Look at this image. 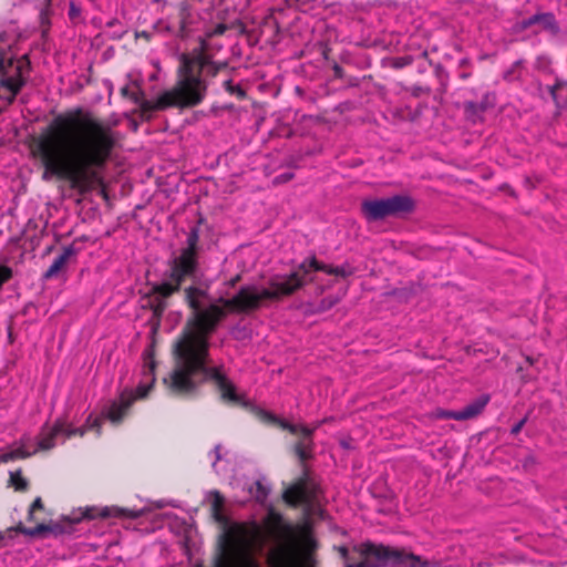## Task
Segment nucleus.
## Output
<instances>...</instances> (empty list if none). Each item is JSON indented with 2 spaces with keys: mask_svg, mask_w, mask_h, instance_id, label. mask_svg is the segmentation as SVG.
<instances>
[{
  "mask_svg": "<svg viewBox=\"0 0 567 567\" xmlns=\"http://www.w3.org/2000/svg\"><path fill=\"white\" fill-rule=\"evenodd\" d=\"M434 73L439 81V87L436 91L439 94L443 95L447 91L449 73L440 63L434 66Z\"/></svg>",
  "mask_w": 567,
  "mask_h": 567,
  "instance_id": "aec40b11",
  "label": "nucleus"
},
{
  "mask_svg": "<svg viewBox=\"0 0 567 567\" xmlns=\"http://www.w3.org/2000/svg\"><path fill=\"white\" fill-rule=\"evenodd\" d=\"M284 499L291 505H297L299 503L306 502L307 499V491L305 484H296L290 486L284 492Z\"/></svg>",
  "mask_w": 567,
  "mask_h": 567,
  "instance_id": "a211bd4d",
  "label": "nucleus"
},
{
  "mask_svg": "<svg viewBox=\"0 0 567 567\" xmlns=\"http://www.w3.org/2000/svg\"><path fill=\"white\" fill-rule=\"evenodd\" d=\"M332 70H333V74H334L336 78L342 79L344 76L343 69L339 64L336 63L333 65Z\"/></svg>",
  "mask_w": 567,
  "mask_h": 567,
  "instance_id": "f704fd0d",
  "label": "nucleus"
},
{
  "mask_svg": "<svg viewBox=\"0 0 567 567\" xmlns=\"http://www.w3.org/2000/svg\"><path fill=\"white\" fill-rule=\"evenodd\" d=\"M527 416H528V413L522 419L519 420L517 423H515L512 429H511V434L513 435H516L520 432L523 425L525 424V422L527 421Z\"/></svg>",
  "mask_w": 567,
  "mask_h": 567,
  "instance_id": "473e14b6",
  "label": "nucleus"
},
{
  "mask_svg": "<svg viewBox=\"0 0 567 567\" xmlns=\"http://www.w3.org/2000/svg\"><path fill=\"white\" fill-rule=\"evenodd\" d=\"M299 267L305 274H308L310 269H313L316 271H322L327 275H333L341 278L350 277L355 271L354 267L348 262L341 266H332L318 261L315 256L301 262Z\"/></svg>",
  "mask_w": 567,
  "mask_h": 567,
  "instance_id": "ddd939ff",
  "label": "nucleus"
},
{
  "mask_svg": "<svg viewBox=\"0 0 567 567\" xmlns=\"http://www.w3.org/2000/svg\"><path fill=\"white\" fill-rule=\"evenodd\" d=\"M340 301V298L337 296H327L322 298L318 305L316 306V309L312 310L313 313H322L331 308H333L338 302Z\"/></svg>",
  "mask_w": 567,
  "mask_h": 567,
  "instance_id": "393cba45",
  "label": "nucleus"
},
{
  "mask_svg": "<svg viewBox=\"0 0 567 567\" xmlns=\"http://www.w3.org/2000/svg\"><path fill=\"white\" fill-rule=\"evenodd\" d=\"M488 394H482L460 410L462 421L480 415L489 402Z\"/></svg>",
  "mask_w": 567,
  "mask_h": 567,
  "instance_id": "f3484780",
  "label": "nucleus"
},
{
  "mask_svg": "<svg viewBox=\"0 0 567 567\" xmlns=\"http://www.w3.org/2000/svg\"><path fill=\"white\" fill-rule=\"evenodd\" d=\"M529 25H532V18H527L522 21V29H527Z\"/></svg>",
  "mask_w": 567,
  "mask_h": 567,
  "instance_id": "58836bf2",
  "label": "nucleus"
},
{
  "mask_svg": "<svg viewBox=\"0 0 567 567\" xmlns=\"http://www.w3.org/2000/svg\"><path fill=\"white\" fill-rule=\"evenodd\" d=\"M431 89L429 86H420L415 85L412 89V95L415 97H420L422 94H430Z\"/></svg>",
  "mask_w": 567,
  "mask_h": 567,
  "instance_id": "7c9ffc66",
  "label": "nucleus"
},
{
  "mask_svg": "<svg viewBox=\"0 0 567 567\" xmlns=\"http://www.w3.org/2000/svg\"><path fill=\"white\" fill-rule=\"evenodd\" d=\"M322 424H324V421H317V422L313 424V426H311L310 429H315V431H316V430H317V429H319Z\"/></svg>",
  "mask_w": 567,
  "mask_h": 567,
  "instance_id": "79ce46f5",
  "label": "nucleus"
},
{
  "mask_svg": "<svg viewBox=\"0 0 567 567\" xmlns=\"http://www.w3.org/2000/svg\"><path fill=\"white\" fill-rule=\"evenodd\" d=\"M114 146L113 130L91 114L79 109L76 113L59 115L39 143L42 179L59 177L73 188L85 189L96 176L93 168L105 164Z\"/></svg>",
  "mask_w": 567,
  "mask_h": 567,
  "instance_id": "f03ea898",
  "label": "nucleus"
},
{
  "mask_svg": "<svg viewBox=\"0 0 567 567\" xmlns=\"http://www.w3.org/2000/svg\"><path fill=\"white\" fill-rule=\"evenodd\" d=\"M8 338L10 342H13V333H12V326L10 324L8 327Z\"/></svg>",
  "mask_w": 567,
  "mask_h": 567,
  "instance_id": "ea45409f",
  "label": "nucleus"
},
{
  "mask_svg": "<svg viewBox=\"0 0 567 567\" xmlns=\"http://www.w3.org/2000/svg\"><path fill=\"white\" fill-rule=\"evenodd\" d=\"M135 400L136 395L131 390H124L117 400L111 401L103 408L102 417L113 424H120Z\"/></svg>",
  "mask_w": 567,
  "mask_h": 567,
  "instance_id": "f8f14e48",
  "label": "nucleus"
},
{
  "mask_svg": "<svg viewBox=\"0 0 567 567\" xmlns=\"http://www.w3.org/2000/svg\"><path fill=\"white\" fill-rule=\"evenodd\" d=\"M239 279H240V276H236L235 278H233V279L229 281V285H230L231 287H234V286L237 284V281H238Z\"/></svg>",
  "mask_w": 567,
  "mask_h": 567,
  "instance_id": "c03bdc74",
  "label": "nucleus"
},
{
  "mask_svg": "<svg viewBox=\"0 0 567 567\" xmlns=\"http://www.w3.org/2000/svg\"><path fill=\"white\" fill-rule=\"evenodd\" d=\"M116 23H118V21H117L116 19H113V20L109 21V22L106 23V25H107V27H113V25H115Z\"/></svg>",
  "mask_w": 567,
  "mask_h": 567,
  "instance_id": "49530a36",
  "label": "nucleus"
},
{
  "mask_svg": "<svg viewBox=\"0 0 567 567\" xmlns=\"http://www.w3.org/2000/svg\"><path fill=\"white\" fill-rule=\"evenodd\" d=\"M11 482L17 491H25L28 487V481L18 473H11Z\"/></svg>",
  "mask_w": 567,
  "mask_h": 567,
  "instance_id": "cd10ccee",
  "label": "nucleus"
},
{
  "mask_svg": "<svg viewBox=\"0 0 567 567\" xmlns=\"http://www.w3.org/2000/svg\"><path fill=\"white\" fill-rule=\"evenodd\" d=\"M138 396L143 398L146 395V392H147V389L143 388V386H138Z\"/></svg>",
  "mask_w": 567,
  "mask_h": 567,
  "instance_id": "a19ab883",
  "label": "nucleus"
},
{
  "mask_svg": "<svg viewBox=\"0 0 567 567\" xmlns=\"http://www.w3.org/2000/svg\"><path fill=\"white\" fill-rule=\"evenodd\" d=\"M466 64H467V60H466V59H463V60L461 61V65H466Z\"/></svg>",
  "mask_w": 567,
  "mask_h": 567,
  "instance_id": "09e8293b",
  "label": "nucleus"
},
{
  "mask_svg": "<svg viewBox=\"0 0 567 567\" xmlns=\"http://www.w3.org/2000/svg\"><path fill=\"white\" fill-rule=\"evenodd\" d=\"M258 417L269 424L278 425L282 430L289 431L291 434L297 435L298 440L292 446V451L295 455L298 457L300 463H305L308 460H311L313 457V450H315V441H313V433L315 429H310V426L303 425V424H293L290 423L276 414L259 409L257 411Z\"/></svg>",
  "mask_w": 567,
  "mask_h": 567,
  "instance_id": "1a4fd4ad",
  "label": "nucleus"
},
{
  "mask_svg": "<svg viewBox=\"0 0 567 567\" xmlns=\"http://www.w3.org/2000/svg\"><path fill=\"white\" fill-rule=\"evenodd\" d=\"M78 254L74 245L63 247L62 252L58 255L50 267L43 274V279H52L58 277L59 272L66 266L68 261Z\"/></svg>",
  "mask_w": 567,
  "mask_h": 567,
  "instance_id": "dca6fc26",
  "label": "nucleus"
},
{
  "mask_svg": "<svg viewBox=\"0 0 567 567\" xmlns=\"http://www.w3.org/2000/svg\"><path fill=\"white\" fill-rule=\"evenodd\" d=\"M422 55H423V56H427V52H426V51H424V52L422 53Z\"/></svg>",
  "mask_w": 567,
  "mask_h": 567,
  "instance_id": "3c124183",
  "label": "nucleus"
},
{
  "mask_svg": "<svg viewBox=\"0 0 567 567\" xmlns=\"http://www.w3.org/2000/svg\"><path fill=\"white\" fill-rule=\"evenodd\" d=\"M362 553L374 567H430V563L421 556L382 544H363Z\"/></svg>",
  "mask_w": 567,
  "mask_h": 567,
  "instance_id": "6e6552de",
  "label": "nucleus"
},
{
  "mask_svg": "<svg viewBox=\"0 0 567 567\" xmlns=\"http://www.w3.org/2000/svg\"><path fill=\"white\" fill-rule=\"evenodd\" d=\"M209 51L210 44L202 41L199 48L189 53H182L178 58L176 83L154 99H145L142 91H132L128 85L121 89V94L146 112L164 111L169 107H194L205 99L209 79L227 66L226 62L213 61Z\"/></svg>",
  "mask_w": 567,
  "mask_h": 567,
  "instance_id": "7ed1b4c3",
  "label": "nucleus"
},
{
  "mask_svg": "<svg viewBox=\"0 0 567 567\" xmlns=\"http://www.w3.org/2000/svg\"><path fill=\"white\" fill-rule=\"evenodd\" d=\"M226 29H227L226 25L219 24V25L216 27L214 33L215 34H223L226 31Z\"/></svg>",
  "mask_w": 567,
  "mask_h": 567,
  "instance_id": "4c0bfd02",
  "label": "nucleus"
},
{
  "mask_svg": "<svg viewBox=\"0 0 567 567\" xmlns=\"http://www.w3.org/2000/svg\"><path fill=\"white\" fill-rule=\"evenodd\" d=\"M413 62V58L411 55H403L394 58L392 61V66L394 69H403L410 65Z\"/></svg>",
  "mask_w": 567,
  "mask_h": 567,
  "instance_id": "c85d7f7f",
  "label": "nucleus"
},
{
  "mask_svg": "<svg viewBox=\"0 0 567 567\" xmlns=\"http://www.w3.org/2000/svg\"><path fill=\"white\" fill-rule=\"evenodd\" d=\"M269 285V288L243 286L234 297L225 301V305L238 312L252 311L258 309L264 300H277L282 296L292 295L305 285V280L298 272H292L289 276L272 278Z\"/></svg>",
  "mask_w": 567,
  "mask_h": 567,
  "instance_id": "20e7f679",
  "label": "nucleus"
},
{
  "mask_svg": "<svg viewBox=\"0 0 567 567\" xmlns=\"http://www.w3.org/2000/svg\"><path fill=\"white\" fill-rule=\"evenodd\" d=\"M214 454H215V462L213 463V467L216 466L217 461H219L220 457H221L220 456V445L219 444L215 446Z\"/></svg>",
  "mask_w": 567,
  "mask_h": 567,
  "instance_id": "e433bc0d",
  "label": "nucleus"
},
{
  "mask_svg": "<svg viewBox=\"0 0 567 567\" xmlns=\"http://www.w3.org/2000/svg\"><path fill=\"white\" fill-rule=\"evenodd\" d=\"M293 176H295V174L291 172H286V173L279 174L272 179V184L281 185V184L288 183L289 181H291L293 178Z\"/></svg>",
  "mask_w": 567,
  "mask_h": 567,
  "instance_id": "c756f323",
  "label": "nucleus"
},
{
  "mask_svg": "<svg viewBox=\"0 0 567 567\" xmlns=\"http://www.w3.org/2000/svg\"><path fill=\"white\" fill-rule=\"evenodd\" d=\"M81 13V10L79 7H76L73 2L70 3V9H69V17L70 19H75L80 16Z\"/></svg>",
  "mask_w": 567,
  "mask_h": 567,
  "instance_id": "72a5a7b5",
  "label": "nucleus"
},
{
  "mask_svg": "<svg viewBox=\"0 0 567 567\" xmlns=\"http://www.w3.org/2000/svg\"><path fill=\"white\" fill-rule=\"evenodd\" d=\"M495 94L492 92H485L480 102L465 101L463 103L464 115L467 121L477 123L483 120L484 113L494 107Z\"/></svg>",
  "mask_w": 567,
  "mask_h": 567,
  "instance_id": "4468645a",
  "label": "nucleus"
},
{
  "mask_svg": "<svg viewBox=\"0 0 567 567\" xmlns=\"http://www.w3.org/2000/svg\"><path fill=\"white\" fill-rule=\"evenodd\" d=\"M223 560L225 567H264L250 551L244 548L227 551Z\"/></svg>",
  "mask_w": 567,
  "mask_h": 567,
  "instance_id": "2eb2a0df",
  "label": "nucleus"
},
{
  "mask_svg": "<svg viewBox=\"0 0 567 567\" xmlns=\"http://www.w3.org/2000/svg\"><path fill=\"white\" fill-rule=\"evenodd\" d=\"M470 76H471V73H468V72H463V73H461V74H460V78H461L462 80H466V79H468Z\"/></svg>",
  "mask_w": 567,
  "mask_h": 567,
  "instance_id": "a18cd8bd",
  "label": "nucleus"
},
{
  "mask_svg": "<svg viewBox=\"0 0 567 567\" xmlns=\"http://www.w3.org/2000/svg\"><path fill=\"white\" fill-rule=\"evenodd\" d=\"M42 508H43L42 499H41V497H37V498L33 501L32 505L30 506V509H29V519H32V517H33V512H34L35 509H42Z\"/></svg>",
  "mask_w": 567,
  "mask_h": 567,
  "instance_id": "2f4dec72",
  "label": "nucleus"
},
{
  "mask_svg": "<svg viewBox=\"0 0 567 567\" xmlns=\"http://www.w3.org/2000/svg\"><path fill=\"white\" fill-rule=\"evenodd\" d=\"M342 554L346 555L347 554V549L346 548H342Z\"/></svg>",
  "mask_w": 567,
  "mask_h": 567,
  "instance_id": "8fccbe9b",
  "label": "nucleus"
},
{
  "mask_svg": "<svg viewBox=\"0 0 567 567\" xmlns=\"http://www.w3.org/2000/svg\"><path fill=\"white\" fill-rule=\"evenodd\" d=\"M230 336L237 341H249L252 338V331L248 326L236 324L230 329Z\"/></svg>",
  "mask_w": 567,
  "mask_h": 567,
  "instance_id": "4be33fe9",
  "label": "nucleus"
},
{
  "mask_svg": "<svg viewBox=\"0 0 567 567\" xmlns=\"http://www.w3.org/2000/svg\"><path fill=\"white\" fill-rule=\"evenodd\" d=\"M558 86H559V84L547 86L553 100L556 102L557 105H558V101H557L556 90L558 89Z\"/></svg>",
  "mask_w": 567,
  "mask_h": 567,
  "instance_id": "c9c22d12",
  "label": "nucleus"
},
{
  "mask_svg": "<svg viewBox=\"0 0 567 567\" xmlns=\"http://www.w3.org/2000/svg\"><path fill=\"white\" fill-rule=\"evenodd\" d=\"M210 496H212L210 503H212L213 515L217 520H221L223 519L221 509H223L225 498L218 491H213L210 493Z\"/></svg>",
  "mask_w": 567,
  "mask_h": 567,
  "instance_id": "5701e85b",
  "label": "nucleus"
},
{
  "mask_svg": "<svg viewBox=\"0 0 567 567\" xmlns=\"http://www.w3.org/2000/svg\"><path fill=\"white\" fill-rule=\"evenodd\" d=\"M38 450H41L39 446L34 449L32 452L28 451L24 445H21L1 456L3 462H8L16 458H25L37 453Z\"/></svg>",
  "mask_w": 567,
  "mask_h": 567,
  "instance_id": "412c9836",
  "label": "nucleus"
},
{
  "mask_svg": "<svg viewBox=\"0 0 567 567\" xmlns=\"http://www.w3.org/2000/svg\"><path fill=\"white\" fill-rule=\"evenodd\" d=\"M224 89L231 95H236L238 99L246 96L245 90L239 84H234L231 80L224 81Z\"/></svg>",
  "mask_w": 567,
  "mask_h": 567,
  "instance_id": "a878e982",
  "label": "nucleus"
},
{
  "mask_svg": "<svg viewBox=\"0 0 567 567\" xmlns=\"http://www.w3.org/2000/svg\"><path fill=\"white\" fill-rule=\"evenodd\" d=\"M348 567H354L353 565H348ZM355 567H364V563H360L359 565H357Z\"/></svg>",
  "mask_w": 567,
  "mask_h": 567,
  "instance_id": "de8ad7c7",
  "label": "nucleus"
},
{
  "mask_svg": "<svg viewBox=\"0 0 567 567\" xmlns=\"http://www.w3.org/2000/svg\"><path fill=\"white\" fill-rule=\"evenodd\" d=\"M6 39V33H0V43ZM30 71V61L23 55L18 61L7 58L3 49L0 48V99L12 103L21 89L24 86L27 79L25 73Z\"/></svg>",
  "mask_w": 567,
  "mask_h": 567,
  "instance_id": "423d86ee",
  "label": "nucleus"
},
{
  "mask_svg": "<svg viewBox=\"0 0 567 567\" xmlns=\"http://www.w3.org/2000/svg\"><path fill=\"white\" fill-rule=\"evenodd\" d=\"M534 24L539 25L542 29L553 34L559 31V27L553 13L534 14Z\"/></svg>",
  "mask_w": 567,
  "mask_h": 567,
  "instance_id": "6ab92c4d",
  "label": "nucleus"
},
{
  "mask_svg": "<svg viewBox=\"0 0 567 567\" xmlns=\"http://www.w3.org/2000/svg\"><path fill=\"white\" fill-rule=\"evenodd\" d=\"M268 567H306L298 548L292 544H285L271 549L267 556Z\"/></svg>",
  "mask_w": 567,
  "mask_h": 567,
  "instance_id": "9b49d317",
  "label": "nucleus"
},
{
  "mask_svg": "<svg viewBox=\"0 0 567 567\" xmlns=\"http://www.w3.org/2000/svg\"><path fill=\"white\" fill-rule=\"evenodd\" d=\"M198 244L199 227L193 226L185 245L171 254L159 279L148 282L150 290L142 297V308L152 311L148 323L155 333L171 306V297L181 291L185 280H190L183 291L193 315L173 342V368L163 381L171 394L179 396L194 394L202 384L213 382L224 402L246 406L247 401L236 392L224 365H210V337L223 311L209 293L213 281L203 272Z\"/></svg>",
  "mask_w": 567,
  "mask_h": 567,
  "instance_id": "f257e3e1",
  "label": "nucleus"
},
{
  "mask_svg": "<svg viewBox=\"0 0 567 567\" xmlns=\"http://www.w3.org/2000/svg\"><path fill=\"white\" fill-rule=\"evenodd\" d=\"M6 538H7L6 533L0 532V546L4 545Z\"/></svg>",
  "mask_w": 567,
  "mask_h": 567,
  "instance_id": "37998d69",
  "label": "nucleus"
},
{
  "mask_svg": "<svg viewBox=\"0 0 567 567\" xmlns=\"http://www.w3.org/2000/svg\"><path fill=\"white\" fill-rule=\"evenodd\" d=\"M436 415L440 417V419H443V420H456V421H462V417H461V412L460 410L457 411H454V410H439Z\"/></svg>",
  "mask_w": 567,
  "mask_h": 567,
  "instance_id": "bb28decb",
  "label": "nucleus"
},
{
  "mask_svg": "<svg viewBox=\"0 0 567 567\" xmlns=\"http://www.w3.org/2000/svg\"><path fill=\"white\" fill-rule=\"evenodd\" d=\"M48 2H51V0H48Z\"/></svg>",
  "mask_w": 567,
  "mask_h": 567,
  "instance_id": "603ef678",
  "label": "nucleus"
},
{
  "mask_svg": "<svg viewBox=\"0 0 567 567\" xmlns=\"http://www.w3.org/2000/svg\"><path fill=\"white\" fill-rule=\"evenodd\" d=\"M249 492L254 495L256 501L265 502L270 493V488L265 485L260 480H257L254 485L249 488Z\"/></svg>",
  "mask_w": 567,
  "mask_h": 567,
  "instance_id": "b1692460",
  "label": "nucleus"
},
{
  "mask_svg": "<svg viewBox=\"0 0 567 567\" xmlns=\"http://www.w3.org/2000/svg\"><path fill=\"white\" fill-rule=\"evenodd\" d=\"M415 209V202L409 195L396 194L385 198L364 199L361 213L368 221H379L389 217L404 218Z\"/></svg>",
  "mask_w": 567,
  "mask_h": 567,
  "instance_id": "0eeeda50",
  "label": "nucleus"
},
{
  "mask_svg": "<svg viewBox=\"0 0 567 567\" xmlns=\"http://www.w3.org/2000/svg\"><path fill=\"white\" fill-rule=\"evenodd\" d=\"M101 419L94 417L90 414L85 424L81 427H71L62 420H56L51 429L45 424L41 431V439L39 440V447L50 450L55 445L54 439L59 435L71 437L73 435L83 436L87 430L96 429L97 434L101 433Z\"/></svg>",
  "mask_w": 567,
  "mask_h": 567,
  "instance_id": "9d476101",
  "label": "nucleus"
},
{
  "mask_svg": "<svg viewBox=\"0 0 567 567\" xmlns=\"http://www.w3.org/2000/svg\"><path fill=\"white\" fill-rule=\"evenodd\" d=\"M145 508L142 509H130L123 508L118 506H106L102 509L97 508H87L85 512L81 513V516H64L61 520H50V523L38 524L34 527H24L21 523L17 526L16 530L22 533L23 535L30 537H41L45 538L49 535H53L55 537L64 534L74 533V524L80 523L82 519H94L96 517L102 518H124V519H135L144 515Z\"/></svg>",
  "mask_w": 567,
  "mask_h": 567,
  "instance_id": "39448f33",
  "label": "nucleus"
}]
</instances>
